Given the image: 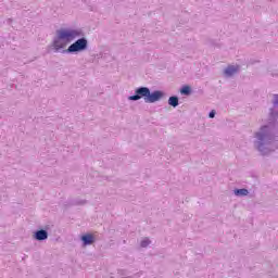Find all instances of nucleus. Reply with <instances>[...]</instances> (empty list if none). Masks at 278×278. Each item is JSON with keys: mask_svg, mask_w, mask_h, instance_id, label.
<instances>
[{"mask_svg": "<svg viewBox=\"0 0 278 278\" xmlns=\"http://www.w3.org/2000/svg\"><path fill=\"white\" fill-rule=\"evenodd\" d=\"M238 71H240V66L239 65H229L225 71L224 74L226 75V77H233V75H236V73H238Z\"/></svg>", "mask_w": 278, "mask_h": 278, "instance_id": "obj_7", "label": "nucleus"}, {"mask_svg": "<svg viewBox=\"0 0 278 278\" xmlns=\"http://www.w3.org/2000/svg\"><path fill=\"white\" fill-rule=\"evenodd\" d=\"M149 244H151V241L149 240V238H144V239H142L141 242H140V247H141L142 249H147V247H149Z\"/></svg>", "mask_w": 278, "mask_h": 278, "instance_id": "obj_12", "label": "nucleus"}, {"mask_svg": "<svg viewBox=\"0 0 278 278\" xmlns=\"http://www.w3.org/2000/svg\"><path fill=\"white\" fill-rule=\"evenodd\" d=\"M271 108L267 116V124L254 132L253 147L263 156L275 153L278 149V94H273Z\"/></svg>", "mask_w": 278, "mask_h": 278, "instance_id": "obj_1", "label": "nucleus"}, {"mask_svg": "<svg viewBox=\"0 0 278 278\" xmlns=\"http://www.w3.org/2000/svg\"><path fill=\"white\" fill-rule=\"evenodd\" d=\"M235 195L236 197H248L249 195V189H235Z\"/></svg>", "mask_w": 278, "mask_h": 278, "instance_id": "obj_10", "label": "nucleus"}, {"mask_svg": "<svg viewBox=\"0 0 278 278\" xmlns=\"http://www.w3.org/2000/svg\"><path fill=\"white\" fill-rule=\"evenodd\" d=\"M168 105H170L172 108H177L179 105V97H177V96L169 97Z\"/></svg>", "mask_w": 278, "mask_h": 278, "instance_id": "obj_9", "label": "nucleus"}, {"mask_svg": "<svg viewBox=\"0 0 278 278\" xmlns=\"http://www.w3.org/2000/svg\"><path fill=\"white\" fill-rule=\"evenodd\" d=\"M34 240H37V242H43V240L49 239V231L47 229H39L36 230L33 235Z\"/></svg>", "mask_w": 278, "mask_h": 278, "instance_id": "obj_5", "label": "nucleus"}, {"mask_svg": "<svg viewBox=\"0 0 278 278\" xmlns=\"http://www.w3.org/2000/svg\"><path fill=\"white\" fill-rule=\"evenodd\" d=\"M180 94L185 97H190L192 94V87L185 85L180 88Z\"/></svg>", "mask_w": 278, "mask_h": 278, "instance_id": "obj_8", "label": "nucleus"}, {"mask_svg": "<svg viewBox=\"0 0 278 278\" xmlns=\"http://www.w3.org/2000/svg\"><path fill=\"white\" fill-rule=\"evenodd\" d=\"M75 38L78 39L73 42ZM71 42L73 43L66 49V46ZM50 48L53 49L55 53H60V51L61 53L68 54L84 53V51L88 50V39L84 37V31L81 30L61 28L56 30V36L53 38Z\"/></svg>", "mask_w": 278, "mask_h": 278, "instance_id": "obj_2", "label": "nucleus"}, {"mask_svg": "<svg viewBox=\"0 0 278 278\" xmlns=\"http://www.w3.org/2000/svg\"><path fill=\"white\" fill-rule=\"evenodd\" d=\"M216 117V111L212 110L210 113H208V118H215Z\"/></svg>", "mask_w": 278, "mask_h": 278, "instance_id": "obj_13", "label": "nucleus"}, {"mask_svg": "<svg viewBox=\"0 0 278 278\" xmlns=\"http://www.w3.org/2000/svg\"><path fill=\"white\" fill-rule=\"evenodd\" d=\"M70 205H86V200H72Z\"/></svg>", "mask_w": 278, "mask_h": 278, "instance_id": "obj_11", "label": "nucleus"}, {"mask_svg": "<svg viewBox=\"0 0 278 278\" xmlns=\"http://www.w3.org/2000/svg\"><path fill=\"white\" fill-rule=\"evenodd\" d=\"M166 93L162 90H154L151 92V89L148 91V99L146 103H157V101H162Z\"/></svg>", "mask_w": 278, "mask_h": 278, "instance_id": "obj_4", "label": "nucleus"}, {"mask_svg": "<svg viewBox=\"0 0 278 278\" xmlns=\"http://www.w3.org/2000/svg\"><path fill=\"white\" fill-rule=\"evenodd\" d=\"M149 90V87H139L135 89V94L129 96L128 101H140V99H143L144 103H147Z\"/></svg>", "mask_w": 278, "mask_h": 278, "instance_id": "obj_3", "label": "nucleus"}, {"mask_svg": "<svg viewBox=\"0 0 278 278\" xmlns=\"http://www.w3.org/2000/svg\"><path fill=\"white\" fill-rule=\"evenodd\" d=\"M80 240L83 242V247H90V244H94L97 242V239L93 237L92 233H86L80 237Z\"/></svg>", "mask_w": 278, "mask_h": 278, "instance_id": "obj_6", "label": "nucleus"}]
</instances>
